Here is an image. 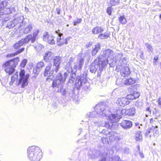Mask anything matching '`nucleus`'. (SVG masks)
Wrapping results in <instances>:
<instances>
[{"label":"nucleus","instance_id":"f03ea898","mask_svg":"<svg viewBox=\"0 0 161 161\" xmlns=\"http://www.w3.org/2000/svg\"><path fill=\"white\" fill-rule=\"evenodd\" d=\"M39 31L38 30H34L33 31V35L29 34L25 38L22 39L18 42H16L14 45V48L15 49L19 48L23 45L28 43L30 40L32 43H34L36 41L38 36Z\"/></svg>","mask_w":161,"mask_h":161},{"label":"nucleus","instance_id":"412c9836","mask_svg":"<svg viewBox=\"0 0 161 161\" xmlns=\"http://www.w3.org/2000/svg\"><path fill=\"white\" fill-rule=\"evenodd\" d=\"M120 125L125 129H128L132 127V123L130 120H123L120 123Z\"/></svg>","mask_w":161,"mask_h":161},{"label":"nucleus","instance_id":"9d476101","mask_svg":"<svg viewBox=\"0 0 161 161\" xmlns=\"http://www.w3.org/2000/svg\"><path fill=\"white\" fill-rule=\"evenodd\" d=\"M29 75H25V71L24 70H21L19 73L20 78L19 79L18 84L21 83V87L24 88L28 85V79L29 78Z\"/></svg>","mask_w":161,"mask_h":161},{"label":"nucleus","instance_id":"c85d7f7f","mask_svg":"<svg viewBox=\"0 0 161 161\" xmlns=\"http://www.w3.org/2000/svg\"><path fill=\"white\" fill-rule=\"evenodd\" d=\"M88 153L89 158L92 159H95L98 157L99 152L95 150H91L89 151Z\"/></svg>","mask_w":161,"mask_h":161},{"label":"nucleus","instance_id":"603ef678","mask_svg":"<svg viewBox=\"0 0 161 161\" xmlns=\"http://www.w3.org/2000/svg\"><path fill=\"white\" fill-rule=\"evenodd\" d=\"M138 147V149L139 151V155H140V157L142 158H144V155L143 153L142 152L140 151V147L139 145H138L137 146Z\"/></svg>","mask_w":161,"mask_h":161},{"label":"nucleus","instance_id":"9b49d317","mask_svg":"<svg viewBox=\"0 0 161 161\" xmlns=\"http://www.w3.org/2000/svg\"><path fill=\"white\" fill-rule=\"evenodd\" d=\"M99 156L101 158V161H124L121 160L120 157L118 155H115L111 158L109 159V154L104 152V153H101Z\"/></svg>","mask_w":161,"mask_h":161},{"label":"nucleus","instance_id":"aec40b11","mask_svg":"<svg viewBox=\"0 0 161 161\" xmlns=\"http://www.w3.org/2000/svg\"><path fill=\"white\" fill-rule=\"evenodd\" d=\"M107 118H105V119H108L109 121H110L109 122V124L111 125V126L112 125V123H116L118 121L119 119L118 117V115L117 114H112L110 115H108L107 114Z\"/></svg>","mask_w":161,"mask_h":161},{"label":"nucleus","instance_id":"dca6fc26","mask_svg":"<svg viewBox=\"0 0 161 161\" xmlns=\"http://www.w3.org/2000/svg\"><path fill=\"white\" fill-rule=\"evenodd\" d=\"M122 114L132 116L136 113V109L134 107H131L129 108L123 109L121 110Z\"/></svg>","mask_w":161,"mask_h":161},{"label":"nucleus","instance_id":"de8ad7c7","mask_svg":"<svg viewBox=\"0 0 161 161\" xmlns=\"http://www.w3.org/2000/svg\"><path fill=\"white\" fill-rule=\"evenodd\" d=\"M145 46L147 48V51L149 52H151L153 51V48L151 45L148 43H146L145 44Z\"/></svg>","mask_w":161,"mask_h":161},{"label":"nucleus","instance_id":"774afa93","mask_svg":"<svg viewBox=\"0 0 161 161\" xmlns=\"http://www.w3.org/2000/svg\"><path fill=\"white\" fill-rule=\"evenodd\" d=\"M154 121H155V120L153 119V118L150 119V123H153Z\"/></svg>","mask_w":161,"mask_h":161},{"label":"nucleus","instance_id":"7c9ffc66","mask_svg":"<svg viewBox=\"0 0 161 161\" xmlns=\"http://www.w3.org/2000/svg\"><path fill=\"white\" fill-rule=\"evenodd\" d=\"M92 111V112H90L89 113L87 114V116L89 119L97 118L98 117H100L96 110Z\"/></svg>","mask_w":161,"mask_h":161},{"label":"nucleus","instance_id":"f704fd0d","mask_svg":"<svg viewBox=\"0 0 161 161\" xmlns=\"http://www.w3.org/2000/svg\"><path fill=\"white\" fill-rule=\"evenodd\" d=\"M18 78V75L17 73L13 75L11 77V80L9 82L10 85L11 86L12 85L16 80L17 81Z\"/></svg>","mask_w":161,"mask_h":161},{"label":"nucleus","instance_id":"f257e3e1","mask_svg":"<svg viewBox=\"0 0 161 161\" xmlns=\"http://www.w3.org/2000/svg\"><path fill=\"white\" fill-rule=\"evenodd\" d=\"M28 158L31 161H39L42 158V153L40 148L37 146H33L27 149Z\"/></svg>","mask_w":161,"mask_h":161},{"label":"nucleus","instance_id":"864d4df0","mask_svg":"<svg viewBox=\"0 0 161 161\" xmlns=\"http://www.w3.org/2000/svg\"><path fill=\"white\" fill-rule=\"evenodd\" d=\"M34 47L37 51H39L42 49V46L41 44H39L37 46H35Z\"/></svg>","mask_w":161,"mask_h":161},{"label":"nucleus","instance_id":"c03bdc74","mask_svg":"<svg viewBox=\"0 0 161 161\" xmlns=\"http://www.w3.org/2000/svg\"><path fill=\"white\" fill-rule=\"evenodd\" d=\"M120 23L123 25H125L126 23V20L124 16H120L119 19Z\"/></svg>","mask_w":161,"mask_h":161},{"label":"nucleus","instance_id":"393cba45","mask_svg":"<svg viewBox=\"0 0 161 161\" xmlns=\"http://www.w3.org/2000/svg\"><path fill=\"white\" fill-rule=\"evenodd\" d=\"M23 19V17H19L15 19L13 21H10L8 23L7 25V27H8L9 29L14 27L15 26H17V23H16V22L17 20H20L19 22H22Z\"/></svg>","mask_w":161,"mask_h":161},{"label":"nucleus","instance_id":"58836bf2","mask_svg":"<svg viewBox=\"0 0 161 161\" xmlns=\"http://www.w3.org/2000/svg\"><path fill=\"white\" fill-rule=\"evenodd\" d=\"M87 76L85 72H83L82 74L80 75V76H78L76 78V80H81L82 81V80H87L86 79V77Z\"/></svg>","mask_w":161,"mask_h":161},{"label":"nucleus","instance_id":"e2e57ef3","mask_svg":"<svg viewBox=\"0 0 161 161\" xmlns=\"http://www.w3.org/2000/svg\"><path fill=\"white\" fill-rule=\"evenodd\" d=\"M160 116V114L158 112V111H156V114L155 117V119H157L158 117H159Z\"/></svg>","mask_w":161,"mask_h":161},{"label":"nucleus","instance_id":"423d86ee","mask_svg":"<svg viewBox=\"0 0 161 161\" xmlns=\"http://www.w3.org/2000/svg\"><path fill=\"white\" fill-rule=\"evenodd\" d=\"M115 63L117 64V68H120L121 67H128L127 64L129 59L126 57H123L122 55L119 54L115 57Z\"/></svg>","mask_w":161,"mask_h":161},{"label":"nucleus","instance_id":"7ed1b4c3","mask_svg":"<svg viewBox=\"0 0 161 161\" xmlns=\"http://www.w3.org/2000/svg\"><path fill=\"white\" fill-rule=\"evenodd\" d=\"M19 61V57L9 60L3 64V67L5 71L8 75H11L15 71V68Z\"/></svg>","mask_w":161,"mask_h":161},{"label":"nucleus","instance_id":"a19ab883","mask_svg":"<svg viewBox=\"0 0 161 161\" xmlns=\"http://www.w3.org/2000/svg\"><path fill=\"white\" fill-rule=\"evenodd\" d=\"M119 0H110L109 3L110 4V6H115L119 3Z\"/></svg>","mask_w":161,"mask_h":161},{"label":"nucleus","instance_id":"f3484780","mask_svg":"<svg viewBox=\"0 0 161 161\" xmlns=\"http://www.w3.org/2000/svg\"><path fill=\"white\" fill-rule=\"evenodd\" d=\"M43 39V41L47 42L49 44H53L55 43L54 37L49 34L47 32L44 33Z\"/></svg>","mask_w":161,"mask_h":161},{"label":"nucleus","instance_id":"6e6d98bb","mask_svg":"<svg viewBox=\"0 0 161 161\" xmlns=\"http://www.w3.org/2000/svg\"><path fill=\"white\" fill-rule=\"evenodd\" d=\"M152 131V127L151 128L148 129L146 131L145 133V135L146 136H148L149 134L151 132V131Z\"/></svg>","mask_w":161,"mask_h":161},{"label":"nucleus","instance_id":"4d7b16f0","mask_svg":"<svg viewBox=\"0 0 161 161\" xmlns=\"http://www.w3.org/2000/svg\"><path fill=\"white\" fill-rule=\"evenodd\" d=\"M61 8L60 7L57 8H56V13L58 15L60 14V12H61Z\"/></svg>","mask_w":161,"mask_h":161},{"label":"nucleus","instance_id":"0e129e2a","mask_svg":"<svg viewBox=\"0 0 161 161\" xmlns=\"http://www.w3.org/2000/svg\"><path fill=\"white\" fill-rule=\"evenodd\" d=\"M158 105H161V98H159L158 100Z\"/></svg>","mask_w":161,"mask_h":161},{"label":"nucleus","instance_id":"cd10ccee","mask_svg":"<svg viewBox=\"0 0 161 161\" xmlns=\"http://www.w3.org/2000/svg\"><path fill=\"white\" fill-rule=\"evenodd\" d=\"M53 57V53L50 51H46L44 56V59L47 62H49Z\"/></svg>","mask_w":161,"mask_h":161},{"label":"nucleus","instance_id":"79ce46f5","mask_svg":"<svg viewBox=\"0 0 161 161\" xmlns=\"http://www.w3.org/2000/svg\"><path fill=\"white\" fill-rule=\"evenodd\" d=\"M44 66V64L43 62L42 61L39 62L37 64L36 69L37 70H40L42 69V68H43Z\"/></svg>","mask_w":161,"mask_h":161},{"label":"nucleus","instance_id":"09e8293b","mask_svg":"<svg viewBox=\"0 0 161 161\" xmlns=\"http://www.w3.org/2000/svg\"><path fill=\"white\" fill-rule=\"evenodd\" d=\"M27 60L26 59H24L21 62L20 64L21 66L22 67H24L26 65L27 63Z\"/></svg>","mask_w":161,"mask_h":161},{"label":"nucleus","instance_id":"a211bd4d","mask_svg":"<svg viewBox=\"0 0 161 161\" xmlns=\"http://www.w3.org/2000/svg\"><path fill=\"white\" fill-rule=\"evenodd\" d=\"M116 104L121 107H124L125 105H128L130 102L126 97H120L118 98L116 101Z\"/></svg>","mask_w":161,"mask_h":161},{"label":"nucleus","instance_id":"f8f14e48","mask_svg":"<svg viewBox=\"0 0 161 161\" xmlns=\"http://www.w3.org/2000/svg\"><path fill=\"white\" fill-rule=\"evenodd\" d=\"M95 62L96 63H101V66L100 65L99 66V69L97 71V76H100L101 75V72L107 64H108V60L107 59L103 60L102 58L99 57L95 59Z\"/></svg>","mask_w":161,"mask_h":161},{"label":"nucleus","instance_id":"bf43d9fd","mask_svg":"<svg viewBox=\"0 0 161 161\" xmlns=\"http://www.w3.org/2000/svg\"><path fill=\"white\" fill-rule=\"evenodd\" d=\"M121 139V138L120 136H116L115 135V136L114 137V141H119Z\"/></svg>","mask_w":161,"mask_h":161},{"label":"nucleus","instance_id":"8fccbe9b","mask_svg":"<svg viewBox=\"0 0 161 161\" xmlns=\"http://www.w3.org/2000/svg\"><path fill=\"white\" fill-rule=\"evenodd\" d=\"M20 17H23V19L22 20V22H19L20 20H17V22H16V23H17V25H18L19 28L22 25V24H23V20H24V18L23 16H21Z\"/></svg>","mask_w":161,"mask_h":161},{"label":"nucleus","instance_id":"052dcab7","mask_svg":"<svg viewBox=\"0 0 161 161\" xmlns=\"http://www.w3.org/2000/svg\"><path fill=\"white\" fill-rule=\"evenodd\" d=\"M134 96L135 97V99L138 97L140 96V94L139 92H134L133 93Z\"/></svg>","mask_w":161,"mask_h":161},{"label":"nucleus","instance_id":"72a5a7b5","mask_svg":"<svg viewBox=\"0 0 161 161\" xmlns=\"http://www.w3.org/2000/svg\"><path fill=\"white\" fill-rule=\"evenodd\" d=\"M100 45L99 43H97L95 45V48L93 49L92 52V56H95L100 49Z\"/></svg>","mask_w":161,"mask_h":161},{"label":"nucleus","instance_id":"ddd939ff","mask_svg":"<svg viewBox=\"0 0 161 161\" xmlns=\"http://www.w3.org/2000/svg\"><path fill=\"white\" fill-rule=\"evenodd\" d=\"M60 31H56L55 33L57 34V44L59 46H61L64 44L68 43V39L66 38H64L63 34L60 32Z\"/></svg>","mask_w":161,"mask_h":161},{"label":"nucleus","instance_id":"473e14b6","mask_svg":"<svg viewBox=\"0 0 161 161\" xmlns=\"http://www.w3.org/2000/svg\"><path fill=\"white\" fill-rule=\"evenodd\" d=\"M103 31V29L101 27L97 26L93 29L92 32L94 34H98L102 32Z\"/></svg>","mask_w":161,"mask_h":161},{"label":"nucleus","instance_id":"2eb2a0df","mask_svg":"<svg viewBox=\"0 0 161 161\" xmlns=\"http://www.w3.org/2000/svg\"><path fill=\"white\" fill-rule=\"evenodd\" d=\"M114 52L110 49H106L103 51L102 56L98 57L97 58H102L103 60L107 59L108 58H112L113 57Z\"/></svg>","mask_w":161,"mask_h":161},{"label":"nucleus","instance_id":"3c124183","mask_svg":"<svg viewBox=\"0 0 161 161\" xmlns=\"http://www.w3.org/2000/svg\"><path fill=\"white\" fill-rule=\"evenodd\" d=\"M126 98L128 99L133 100L135 99V97L134 96L133 93L132 94L127 95Z\"/></svg>","mask_w":161,"mask_h":161},{"label":"nucleus","instance_id":"0eeeda50","mask_svg":"<svg viewBox=\"0 0 161 161\" xmlns=\"http://www.w3.org/2000/svg\"><path fill=\"white\" fill-rule=\"evenodd\" d=\"M108 107L104 105L103 103H99L96 105L94 108L99 116H102L104 118H107V109Z\"/></svg>","mask_w":161,"mask_h":161},{"label":"nucleus","instance_id":"5701e85b","mask_svg":"<svg viewBox=\"0 0 161 161\" xmlns=\"http://www.w3.org/2000/svg\"><path fill=\"white\" fill-rule=\"evenodd\" d=\"M120 69V74L123 77L128 76L130 73V71L128 67H121L118 68Z\"/></svg>","mask_w":161,"mask_h":161},{"label":"nucleus","instance_id":"b1692460","mask_svg":"<svg viewBox=\"0 0 161 161\" xmlns=\"http://www.w3.org/2000/svg\"><path fill=\"white\" fill-rule=\"evenodd\" d=\"M3 6V2L2 1L1 3H0V9ZM12 10L9 8H4L3 10H0V15H2L4 14H8L11 13Z\"/></svg>","mask_w":161,"mask_h":161},{"label":"nucleus","instance_id":"c9c22d12","mask_svg":"<svg viewBox=\"0 0 161 161\" xmlns=\"http://www.w3.org/2000/svg\"><path fill=\"white\" fill-rule=\"evenodd\" d=\"M135 82V80L132 78H130L125 80V84L131 85L134 84Z\"/></svg>","mask_w":161,"mask_h":161},{"label":"nucleus","instance_id":"338daca9","mask_svg":"<svg viewBox=\"0 0 161 161\" xmlns=\"http://www.w3.org/2000/svg\"><path fill=\"white\" fill-rule=\"evenodd\" d=\"M125 153H129V149L128 148H125Z\"/></svg>","mask_w":161,"mask_h":161},{"label":"nucleus","instance_id":"bb28decb","mask_svg":"<svg viewBox=\"0 0 161 161\" xmlns=\"http://www.w3.org/2000/svg\"><path fill=\"white\" fill-rule=\"evenodd\" d=\"M95 60L94 61V63H92L90 66V71L92 73H95V72L97 70V68H99L100 65L101 66V63H95Z\"/></svg>","mask_w":161,"mask_h":161},{"label":"nucleus","instance_id":"ea45409f","mask_svg":"<svg viewBox=\"0 0 161 161\" xmlns=\"http://www.w3.org/2000/svg\"><path fill=\"white\" fill-rule=\"evenodd\" d=\"M141 133V131H138L136 133L135 139L136 141H141L142 140V137Z\"/></svg>","mask_w":161,"mask_h":161},{"label":"nucleus","instance_id":"39448f33","mask_svg":"<svg viewBox=\"0 0 161 161\" xmlns=\"http://www.w3.org/2000/svg\"><path fill=\"white\" fill-rule=\"evenodd\" d=\"M58 92L60 93L66 98L70 99L72 96L73 91L67 88H64L63 84L58 86Z\"/></svg>","mask_w":161,"mask_h":161},{"label":"nucleus","instance_id":"4c0bfd02","mask_svg":"<svg viewBox=\"0 0 161 161\" xmlns=\"http://www.w3.org/2000/svg\"><path fill=\"white\" fill-rule=\"evenodd\" d=\"M32 29V26L31 24H29L25 28L24 31V33L25 34H27L30 32Z\"/></svg>","mask_w":161,"mask_h":161},{"label":"nucleus","instance_id":"6ab92c4d","mask_svg":"<svg viewBox=\"0 0 161 161\" xmlns=\"http://www.w3.org/2000/svg\"><path fill=\"white\" fill-rule=\"evenodd\" d=\"M51 66L52 65L51 64H49L46 66L43 73V75L45 76H53L54 74L56 73L55 71L53 70V69L52 70H51Z\"/></svg>","mask_w":161,"mask_h":161},{"label":"nucleus","instance_id":"4468645a","mask_svg":"<svg viewBox=\"0 0 161 161\" xmlns=\"http://www.w3.org/2000/svg\"><path fill=\"white\" fill-rule=\"evenodd\" d=\"M62 57L59 56L54 57L53 58V70L56 73L58 70L62 61Z\"/></svg>","mask_w":161,"mask_h":161},{"label":"nucleus","instance_id":"1a4fd4ad","mask_svg":"<svg viewBox=\"0 0 161 161\" xmlns=\"http://www.w3.org/2000/svg\"><path fill=\"white\" fill-rule=\"evenodd\" d=\"M81 55H82L81 54H79L75 59H74L73 62L74 65L73 69L74 71H76V72L77 70H80L84 64L85 60L83 57L81 56Z\"/></svg>","mask_w":161,"mask_h":161},{"label":"nucleus","instance_id":"49530a36","mask_svg":"<svg viewBox=\"0 0 161 161\" xmlns=\"http://www.w3.org/2000/svg\"><path fill=\"white\" fill-rule=\"evenodd\" d=\"M122 80L121 79H117L116 81V84L118 86H121L125 84L124 83L122 82Z\"/></svg>","mask_w":161,"mask_h":161},{"label":"nucleus","instance_id":"37998d69","mask_svg":"<svg viewBox=\"0 0 161 161\" xmlns=\"http://www.w3.org/2000/svg\"><path fill=\"white\" fill-rule=\"evenodd\" d=\"M108 37V35L107 33L105 32L104 34H100L98 36V38L101 39H104L107 38Z\"/></svg>","mask_w":161,"mask_h":161},{"label":"nucleus","instance_id":"69168bd1","mask_svg":"<svg viewBox=\"0 0 161 161\" xmlns=\"http://www.w3.org/2000/svg\"><path fill=\"white\" fill-rule=\"evenodd\" d=\"M151 109L149 107L146 109V111H148L151 114Z\"/></svg>","mask_w":161,"mask_h":161},{"label":"nucleus","instance_id":"20e7f679","mask_svg":"<svg viewBox=\"0 0 161 161\" xmlns=\"http://www.w3.org/2000/svg\"><path fill=\"white\" fill-rule=\"evenodd\" d=\"M69 74V73L65 72L63 77L61 73H58L56 75V78L53 81L52 86L53 87H57L58 88V86L59 85L63 84L62 83L65 81Z\"/></svg>","mask_w":161,"mask_h":161},{"label":"nucleus","instance_id":"5fc2aeb1","mask_svg":"<svg viewBox=\"0 0 161 161\" xmlns=\"http://www.w3.org/2000/svg\"><path fill=\"white\" fill-rule=\"evenodd\" d=\"M82 21V19H78L77 20H75L74 21V25H76L77 24L80 23Z\"/></svg>","mask_w":161,"mask_h":161},{"label":"nucleus","instance_id":"13d9d810","mask_svg":"<svg viewBox=\"0 0 161 161\" xmlns=\"http://www.w3.org/2000/svg\"><path fill=\"white\" fill-rule=\"evenodd\" d=\"M107 12L109 15H111V7H108L107 8Z\"/></svg>","mask_w":161,"mask_h":161},{"label":"nucleus","instance_id":"c756f323","mask_svg":"<svg viewBox=\"0 0 161 161\" xmlns=\"http://www.w3.org/2000/svg\"><path fill=\"white\" fill-rule=\"evenodd\" d=\"M76 72V71H74V72L72 73H69V74L68 75V77L69 76V81H68V84L69 83H73L74 82V81L75 80V78L76 76V75L75 74V73Z\"/></svg>","mask_w":161,"mask_h":161},{"label":"nucleus","instance_id":"2f4dec72","mask_svg":"<svg viewBox=\"0 0 161 161\" xmlns=\"http://www.w3.org/2000/svg\"><path fill=\"white\" fill-rule=\"evenodd\" d=\"M101 133H102L105 135H108L107 132L109 133V134H111V136H109V139L110 141H114V137L115 136V134L113 132H108V131H106L104 130H103Z\"/></svg>","mask_w":161,"mask_h":161},{"label":"nucleus","instance_id":"680f3d73","mask_svg":"<svg viewBox=\"0 0 161 161\" xmlns=\"http://www.w3.org/2000/svg\"><path fill=\"white\" fill-rule=\"evenodd\" d=\"M92 44V42H90L86 44V47L87 48L90 47Z\"/></svg>","mask_w":161,"mask_h":161},{"label":"nucleus","instance_id":"6e6552de","mask_svg":"<svg viewBox=\"0 0 161 161\" xmlns=\"http://www.w3.org/2000/svg\"><path fill=\"white\" fill-rule=\"evenodd\" d=\"M75 87L79 90L82 87L86 91L90 90V84L87 80H84L82 81L81 80H75Z\"/></svg>","mask_w":161,"mask_h":161},{"label":"nucleus","instance_id":"e433bc0d","mask_svg":"<svg viewBox=\"0 0 161 161\" xmlns=\"http://www.w3.org/2000/svg\"><path fill=\"white\" fill-rule=\"evenodd\" d=\"M24 48L23 47L21 49H19L17 52H16L15 53H10L7 54V57H12L14 56H15L17 55L19 53L22 52L24 50Z\"/></svg>","mask_w":161,"mask_h":161},{"label":"nucleus","instance_id":"a18cd8bd","mask_svg":"<svg viewBox=\"0 0 161 161\" xmlns=\"http://www.w3.org/2000/svg\"><path fill=\"white\" fill-rule=\"evenodd\" d=\"M152 130L153 132H155V133L156 134H159V131L158 130V126L157 125L153 126L152 125Z\"/></svg>","mask_w":161,"mask_h":161},{"label":"nucleus","instance_id":"a878e982","mask_svg":"<svg viewBox=\"0 0 161 161\" xmlns=\"http://www.w3.org/2000/svg\"><path fill=\"white\" fill-rule=\"evenodd\" d=\"M94 124L97 125L98 126H105L109 129H111V125L108 122H107L106 121H95Z\"/></svg>","mask_w":161,"mask_h":161},{"label":"nucleus","instance_id":"4be33fe9","mask_svg":"<svg viewBox=\"0 0 161 161\" xmlns=\"http://www.w3.org/2000/svg\"><path fill=\"white\" fill-rule=\"evenodd\" d=\"M74 58L72 57H70L67 64L65 69L67 70V73H72L74 72V69H72V64L73 62Z\"/></svg>","mask_w":161,"mask_h":161}]
</instances>
